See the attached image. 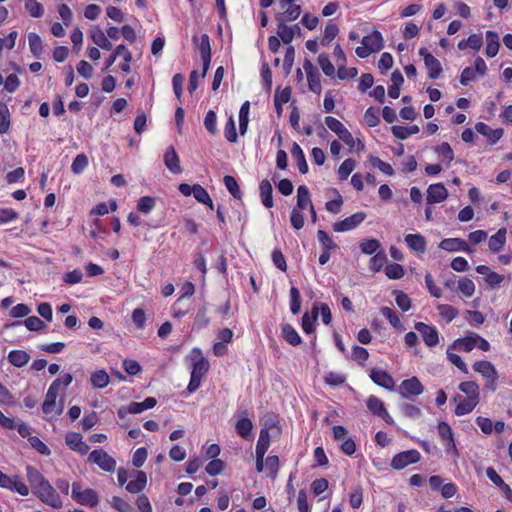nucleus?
Returning <instances> with one entry per match:
<instances>
[{
	"mask_svg": "<svg viewBox=\"0 0 512 512\" xmlns=\"http://www.w3.org/2000/svg\"><path fill=\"white\" fill-rule=\"evenodd\" d=\"M66 444L74 451L84 455L89 451V446L82 441L79 433L70 432L65 437Z\"/></svg>",
	"mask_w": 512,
	"mask_h": 512,
	"instance_id": "nucleus-18",
	"label": "nucleus"
},
{
	"mask_svg": "<svg viewBox=\"0 0 512 512\" xmlns=\"http://www.w3.org/2000/svg\"><path fill=\"white\" fill-rule=\"evenodd\" d=\"M436 153L446 159L449 163L454 159V152L449 143L444 142L436 147Z\"/></svg>",
	"mask_w": 512,
	"mask_h": 512,
	"instance_id": "nucleus-62",
	"label": "nucleus"
},
{
	"mask_svg": "<svg viewBox=\"0 0 512 512\" xmlns=\"http://www.w3.org/2000/svg\"><path fill=\"white\" fill-rule=\"evenodd\" d=\"M27 479L32 487V490H36L38 487H40L42 484H44L47 480L44 478V476L34 467L27 466Z\"/></svg>",
	"mask_w": 512,
	"mask_h": 512,
	"instance_id": "nucleus-32",
	"label": "nucleus"
},
{
	"mask_svg": "<svg viewBox=\"0 0 512 512\" xmlns=\"http://www.w3.org/2000/svg\"><path fill=\"white\" fill-rule=\"evenodd\" d=\"M355 168V161L353 159H346L338 169V175L341 180H345L348 178L350 173Z\"/></svg>",
	"mask_w": 512,
	"mask_h": 512,
	"instance_id": "nucleus-55",
	"label": "nucleus"
},
{
	"mask_svg": "<svg viewBox=\"0 0 512 512\" xmlns=\"http://www.w3.org/2000/svg\"><path fill=\"white\" fill-rule=\"evenodd\" d=\"M506 239V231L499 230L496 234L489 239V248L493 252H498L502 249Z\"/></svg>",
	"mask_w": 512,
	"mask_h": 512,
	"instance_id": "nucleus-40",
	"label": "nucleus"
},
{
	"mask_svg": "<svg viewBox=\"0 0 512 512\" xmlns=\"http://www.w3.org/2000/svg\"><path fill=\"white\" fill-rule=\"evenodd\" d=\"M33 493L44 503L59 509L62 507V501L56 492L55 488L46 481L40 487L33 491Z\"/></svg>",
	"mask_w": 512,
	"mask_h": 512,
	"instance_id": "nucleus-6",
	"label": "nucleus"
},
{
	"mask_svg": "<svg viewBox=\"0 0 512 512\" xmlns=\"http://www.w3.org/2000/svg\"><path fill=\"white\" fill-rule=\"evenodd\" d=\"M91 39L98 47L104 50L112 49V43L108 40L107 35L100 28H95L92 30Z\"/></svg>",
	"mask_w": 512,
	"mask_h": 512,
	"instance_id": "nucleus-31",
	"label": "nucleus"
},
{
	"mask_svg": "<svg viewBox=\"0 0 512 512\" xmlns=\"http://www.w3.org/2000/svg\"><path fill=\"white\" fill-rule=\"evenodd\" d=\"M473 369L487 379V389H489L490 391L496 390V381L498 378V373L491 362L485 360L477 361L473 364Z\"/></svg>",
	"mask_w": 512,
	"mask_h": 512,
	"instance_id": "nucleus-7",
	"label": "nucleus"
},
{
	"mask_svg": "<svg viewBox=\"0 0 512 512\" xmlns=\"http://www.w3.org/2000/svg\"><path fill=\"white\" fill-rule=\"evenodd\" d=\"M362 47H357L355 53L360 58H366L371 53L378 52L383 48V37L377 30L370 35L363 37Z\"/></svg>",
	"mask_w": 512,
	"mask_h": 512,
	"instance_id": "nucleus-3",
	"label": "nucleus"
},
{
	"mask_svg": "<svg viewBox=\"0 0 512 512\" xmlns=\"http://www.w3.org/2000/svg\"><path fill=\"white\" fill-rule=\"evenodd\" d=\"M293 30H298V34L301 33V29L297 24L288 26L284 21H277V34L283 43L289 44L293 40Z\"/></svg>",
	"mask_w": 512,
	"mask_h": 512,
	"instance_id": "nucleus-20",
	"label": "nucleus"
},
{
	"mask_svg": "<svg viewBox=\"0 0 512 512\" xmlns=\"http://www.w3.org/2000/svg\"><path fill=\"white\" fill-rule=\"evenodd\" d=\"M387 261V256L384 252H378L370 259L371 270L378 272Z\"/></svg>",
	"mask_w": 512,
	"mask_h": 512,
	"instance_id": "nucleus-61",
	"label": "nucleus"
},
{
	"mask_svg": "<svg viewBox=\"0 0 512 512\" xmlns=\"http://www.w3.org/2000/svg\"><path fill=\"white\" fill-rule=\"evenodd\" d=\"M122 56L124 58V63L120 65V69L123 72L129 73L130 68V61L132 60V54L131 52L126 48L124 45H118L114 52L109 56V58L105 61L103 71L108 70L116 61V58Z\"/></svg>",
	"mask_w": 512,
	"mask_h": 512,
	"instance_id": "nucleus-11",
	"label": "nucleus"
},
{
	"mask_svg": "<svg viewBox=\"0 0 512 512\" xmlns=\"http://www.w3.org/2000/svg\"><path fill=\"white\" fill-rule=\"evenodd\" d=\"M60 380H55L49 387L45 400L42 404V410L46 415L56 413L61 414L63 412V403L60 402L58 407L56 406V398L59 393Z\"/></svg>",
	"mask_w": 512,
	"mask_h": 512,
	"instance_id": "nucleus-5",
	"label": "nucleus"
},
{
	"mask_svg": "<svg viewBox=\"0 0 512 512\" xmlns=\"http://www.w3.org/2000/svg\"><path fill=\"white\" fill-rule=\"evenodd\" d=\"M419 54L424 59V64L428 70L429 77L431 79L438 78L443 71L440 61L429 53L426 48H421L419 50Z\"/></svg>",
	"mask_w": 512,
	"mask_h": 512,
	"instance_id": "nucleus-13",
	"label": "nucleus"
},
{
	"mask_svg": "<svg viewBox=\"0 0 512 512\" xmlns=\"http://www.w3.org/2000/svg\"><path fill=\"white\" fill-rule=\"evenodd\" d=\"M338 32L339 28L336 24L331 22L328 23L324 31V37L321 41L322 45L330 43L337 36Z\"/></svg>",
	"mask_w": 512,
	"mask_h": 512,
	"instance_id": "nucleus-59",
	"label": "nucleus"
},
{
	"mask_svg": "<svg viewBox=\"0 0 512 512\" xmlns=\"http://www.w3.org/2000/svg\"><path fill=\"white\" fill-rule=\"evenodd\" d=\"M419 132V127L417 125H412L410 127L404 126H393L392 133L396 138L406 139L410 135L416 134Z\"/></svg>",
	"mask_w": 512,
	"mask_h": 512,
	"instance_id": "nucleus-38",
	"label": "nucleus"
},
{
	"mask_svg": "<svg viewBox=\"0 0 512 512\" xmlns=\"http://www.w3.org/2000/svg\"><path fill=\"white\" fill-rule=\"evenodd\" d=\"M193 43L197 45L198 50L201 56L211 55V46L209 36L207 34H203L200 38V42L197 36L193 37Z\"/></svg>",
	"mask_w": 512,
	"mask_h": 512,
	"instance_id": "nucleus-42",
	"label": "nucleus"
},
{
	"mask_svg": "<svg viewBox=\"0 0 512 512\" xmlns=\"http://www.w3.org/2000/svg\"><path fill=\"white\" fill-rule=\"evenodd\" d=\"M401 411L404 416L410 419H417L420 418L422 415L421 409L419 407L409 403H404L401 406Z\"/></svg>",
	"mask_w": 512,
	"mask_h": 512,
	"instance_id": "nucleus-57",
	"label": "nucleus"
},
{
	"mask_svg": "<svg viewBox=\"0 0 512 512\" xmlns=\"http://www.w3.org/2000/svg\"><path fill=\"white\" fill-rule=\"evenodd\" d=\"M282 336L292 346H297L301 343V337L297 331L289 324L282 326Z\"/></svg>",
	"mask_w": 512,
	"mask_h": 512,
	"instance_id": "nucleus-37",
	"label": "nucleus"
},
{
	"mask_svg": "<svg viewBox=\"0 0 512 512\" xmlns=\"http://www.w3.org/2000/svg\"><path fill=\"white\" fill-rule=\"evenodd\" d=\"M486 55L488 57H495L499 51L500 48V42H499V36L494 31H487L486 32Z\"/></svg>",
	"mask_w": 512,
	"mask_h": 512,
	"instance_id": "nucleus-26",
	"label": "nucleus"
},
{
	"mask_svg": "<svg viewBox=\"0 0 512 512\" xmlns=\"http://www.w3.org/2000/svg\"><path fill=\"white\" fill-rule=\"evenodd\" d=\"M325 124L330 130L338 135V137L349 147L350 150L361 151L364 149V144L359 139H354L349 130L336 118L327 116Z\"/></svg>",
	"mask_w": 512,
	"mask_h": 512,
	"instance_id": "nucleus-2",
	"label": "nucleus"
},
{
	"mask_svg": "<svg viewBox=\"0 0 512 512\" xmlns=\"http://www.w3.org/2000/svg\"><path fill=\"white\" fill-rule=\"evenodd\" d=\"M164 164L165 166L174 174L181 173L182 169L179 164V157L174 149V147L170 146L164 155Z\"/></svg>",
	"mask_w": 512,
	"mask_h": 512,
	"instance_id": "nucleus-21",
	"label": "nucleus"
},
{
	"mask_svg": "<svg viewBox=\"0 0 512 512\" xmlns=\"http://www.w3.org/2000/svg\"><path fill=\"white\" fill-rule=\"evenodd\" d=\"M317 61L325 75H327V76L334 75L335 68H334V65L331 63V61L329 60V57L327 54H324V53L320 54L318 56Z\"/></svg>",
	"mask_w": 512,
	"mask_h": 512,
	"instance_id": "nucleus-46",
	"label": "nucleus"
},
{
	"mask_svg": "<svg viewBox=\"0 0 512 512\" xmlns=\"http://www.w3.org/2000/svg\"><path fill=\"white\" fill-rule=\"evenodd\" d=\"M367 408L375 415L383 419L387 424H393L394 420L387 412L384 403L376 396H370L367 400Z\"/></svg>",
	"mask_w": 512,
	"mask_h": 512,
	"instance_id": "nucleus-15",
	"label": "nucleus"
},
{
	"mask_svg": "<svg viewBox=\"0 0 512 512\" xmlns=\"http://www.w3.org/2000/svg\"><path fill=\"white\" fill-rule=\"evenodd\" d=\"M291 154L296 160L299 171L302 174H306L308 172V164L306 162L303 150L297 143H293Z\"/></svg>",
	"mask_w": 512,
	"mask_h": 512,
	"instance_id": "nucleus-33",
	"label": "nucleus"
},
{
	"mask_svg": "<svg viewBox=\"0 0 512 512\" xmlns=\"http://www.w3.org/2000/svg\"><path fill=\"white\" fill-rule=\"evenodd\" d=\"M475 129L478 133L487 137L488 141L492 144L496 143L503 136V129H492L490 126L483 122H478L475 125Z\"/></svg>",
	"mask_w": 512,
	"mask_h": 512,
	"instance_id": "nucleus-19",
	"label": "nucleus"
},
{
	"mask_svg": "<svg viewBox=\"0 0 512 512\" xmlns=\"http://www.w3.org/2000/svg\"><path fill=\"white\" fill-rule=\"evenodd\" d=\"M477 345L476 333H472L464 338L456 339L451 348L463 350L465 352L472 351Z\"/></svg>",
	"mask_w": 512,
	"mask_h": 512,
	"instance_id": "nucleus-23",
	"label": "nucleus"
},
{
	"mask_svg": "<svg viewBox=\"0 0 512 512\" xmlns=\"http://www.w3.org/2000/svg\"><path fill=\"white\" fill-rule=\"evenodd\" d=\"M370 378L374 383L385 389L392 390L394 388L395 383L393 378L382 369L373 368L370 373Z\"/></svg>",
	"mask_w": 512,
	"mask_h": 512,
	"instance_id": "nucleus-16",
	"label": "nucleus"
},
{
	"mask_svg": "<svg viewBox=\"0 0 512 512\" xmlns=\"http://www.w3.org/2000/svg\"><path fill=\"white\" fill-rule=\"evenodd\" d=\"M415 330L419 332L424 343L432 348L439 344V334L434 326L428 325L423 322H417L414 326Z\"/></svg>",
	"mask_w": 512,
	"mask_h": 512,
	"instance_id": "nucleus-12",
	"label": "nucleus"
},
{
	"mask_svg": "<svg viewBox=\"0 0 512 512\" xmlns=\"http://www.w3.org/2000/svg\"><path fill=\"white\" fill-rule=\"evenodd\" d=\"M71 487V496L77 503L89 507H96L98 505L99 497L95 490L91 488L83 489L82 485L78 482L72 483Z\"/></svg>",
	"mask_w": 512,
	"mask_h": 512,
	"instance_id": "nucleus-4",
	"label": "nucleus"
},
{
	"mask_svg": "<svg viewBox=\"0 0 512 512\" xmlns=\"http://www.w3.org/2000/svg\"><path fill=\"white\" fill-rule=\"evenodd\" d=\"M459 389H460L461 392L465 393L467 395V397H469V398L475 397L476 399H480V397H479V386L474 381L462 382L459 385Z\"/></svg>",
	"mask_w": 512,
	"mask_h": 512,
	"instance_id": "nucleus-41",
	"label": "nucleus"
},
{
	"mask_svg": "<svg viewBox=\"0 0 512 512\" xmlns=\"http://www.w3.org/2000/svg\"><path fill=\"white\" fill-rule=\"evenodd\" d=\"M381 314L388 319V321L390 322V324L396 328V329H402L403 328V325H402V322L400 321V318L398 317V315L396 314V312L389 308V307H382L381 308Z\"/></svg>",
	"mask_w": 512,
	"mask_h": 512,
	"instance_id": "nucleus-43",
	"label": "nucleus"
},
{
	"mask_svg": "<svg viewBox=\"0 0 512 512\" xmlns=\"http://www.w3.org/2000/svg\"><path fill=\"white\" fill-rule=\"evenodd\" d=\"M91 385L94 388H104L106 387L110 382V377L104 370H97L94 373H92L90 378Z\"/></svg>",
	"mask_w": 512,
	"mask_h": 512,
	"instance_id": "nucleus-35",
	"label": "nucleus"
},
{
	"mask_svg": "<svg viewBox=\"0 0 512 512\" xmlns=\"http://www.w3.org/2000/svg\"><path fill=\"white\" fill-rule=\"evenodd\" d=\"M30 360V356L23 350H12L8 354V361L16 367L25 366Z\"/></svg>",
	"mask_w": 512,
	"mask_h": 512,
	"instance_id": "nucleus-30",
	"label": "nucleus"
},
{
	"mask_svg": "<svg viewBox=\"0 0 512 512\" xmlns=\"http://www.w3.org/2000/svg\"><path fill=\"white\" fill-rule=\"evenodd\" d=\"M224 469V462L220 459H213L206 465V472L211 476L220 474Z\"/></svg>",
	"mask_w": 512,
	"mask_h": 512,
	"instance_id": "nucleus-63",
	"label": "nucleus"
},
{
	"mask_svg": "<svg viewBox=\"0 0 512 512\" xmlns=\"http://www.w3.org/2000/svg\"><path fill=\"white\" fill-rule=\"evenodd\" d=\"M28 43L31 53L34 57L40 58L43 52L41 38L38 34L31 32L28 34Z\"/></svg>",
	"mask_w": 512,
	"mask_h": 512,
	"instance_id": "nucleus-36",
	"label": "nucleus"
},
{
	"mask_svg": "<svg viewBox=\"0 0 512 512\" xmlns=\"http://www.w3.org/2000/svg\"><path fill=\"white\" fill-rule=\"evenodd\" d=\"M270 443L268 430L262 429L256 445V458H264Z\"/></svg>",
	"mask_w": 512,
	"mask_h": 512,
	"instance_id": "nucleus-34",
	"label": "nucleus"
},
{
	"mask_svg": "<svg viewBox=\"0 0 512 512\" xmlns=\"http://www.w3.org/2000/svg\"><path fill=\"white\" fill-rule=\"evenodd\" d=\"M399 394L404 399H413L424 391V386L417 377H411L402 381L398 388Z\"/></svg>",
	"mask_w": 512,
	"mask_h": 512,
	"instance_id": "nucleus-10",
	"label": "nucleus"
},
{
	"mask_svg": "<svg viewBox=\"0 0 512 512\" xmlns=\"http://www.w3.org/2000/svg\"><path fill=\"white\" fill-rule=\"evenodd\" d=\"M193 196L198 202L208 205L210 209L214 208L213 202L208 192L201 185H194Z\"/></svg>",
	"mask_w": 512,
	"mask_h": 512,
	"instance_id": "nucleus-39",
	"label": "nucleus"
},
{
	"mask_svg": "<svg viewBox=\"0 0 512 512\" xmlns=\"http://www.w3.org/2000/svg\"><path fill=\"white\" fill-rule=\"evenodd\" d=\"M458 289L466 297H471L475 292V285L472 280L468 278H462L458 281Z\"/></svg>",
	"mask_w": 512,
	"mask_h": 512,
	"instance_id": "nucleus-56",
	"label": "nucleus"
},
{
	"mask_svg": "<svg viewBox=\"0 0 512 512\" xmlns=\"http://www.w3.org/2000/svg\"><path fill=\"white\" fill-rule=\"evenodd\" d=\"M25 8L32 17H41L44 13L42 5L37 0H27Z\"/></svg>",
	"mask_w": 512,
	"mask_h": 512,
	"instance_id": "nucleus-54",
	"label": "nucleus"
},
{
	"mask_svg": "<svg viewBox=\"0 0 512 512\" xmlns=\"http://www.w3.org/2000/svg\"><path fill=\"white\" fill-rule=\"evenodd\" d=\"M88 165V158L85 154H78L72 165H71V170L74 174H80L81 172H83V170L87 167Z\"/></svg>",
	"mask_w": 512,
	"mask_h": 512,
	"instance_id": "nucleus-49",
	"label": "nucleus"
},
{
	"mask_svg": "<svg viewBox=\"0 0 512 512\" xmlns=\"http://www.w3.org/2000/svg\"><path fill=\"white\" fill-rule=\"evenodd\" d=\"M405 242L412 250L418 253H424L426 250V240L420 234H408L405 236Z\"/></svg>",
	"mask_w": 512,
	"mask_h": 512,
	"instance_id": "nucleus-24",
	"label": "nucleus"
},
{
	"mask_svg": "<svg viewBox=\"0 0 512 512\" xmlns=\"http://www.w3.org/2000/svg\"><path fill=\"white\" fill-rule=\"evenodd\" d=\"M224 184H225L227 190L231 193V195L234 198L241 199L242 192H241L240 187L234 177L229 176V175L225 176Z\"/></svg>",
	"mask_w": 512,
	"mask_h": 512,
	"instance_id": "nucleus-44",
	"label": "nucleus"
},
{
	"mask_svg": "<svg viewBox=\"0 0 512 512\" xmlns=\"http://www.w3.org/2000/svg\"><path fill=\"white\" fill-rule=\"evenodd\" d=\"M111 504L119 512H134L133 507L120 497H113Z\"/></svg>",
	"mask_w": 512,
	"mask_h": 512,
	"instance_id": "nucleus-64",
	"label": "nucleus"
},
{
	"mask_svg": "<svg viewBox=\"0 0 512 512\" xmlns=\"http://www.w3.org/2000/svg\"><path fill=\"white\" fill-rule=\"evenodd\" d=\"M290 297H291V312L296 315L300 312L301 308V297L300 292L296 287H291L290 289Z\"/></svg>",
	"mask_w": 512,
	"mask_h": 512,
	"instance_id": "nucleus-53",
	"label": "nucleus"
},
{
	"mask_svg": "<svg viewBox=\"0 0 512 512\" xmlns=\"http://www.w3.org/2000/svg\"><path fill=\"white\" fill-rule=\"evenodd\" d=\"M88 461L99 466L103 471L113 472L116 469V461L103 449L93 450L88 457Z\"/></svg>",
	"mask_w": 512,
	"mask_h": 512,
	"instance_id": "nucleus-8",
	"label": "nucleus"
},
{
	"mask_svg": "<svg viewBox=\"0 0 512 512\" xmlns=\"http://www.w3.org/2000/svg\"><path fill=\"white\" fill-rule=\"evenodd\" d=\"M437 309L440 316L445 318L448 322H451L458 315V310L448 304L438 305Z\"/></svg>",
	"mask_w": 512,
	"mask_h": 512,
	"instance_id": "nucleus-50",
	"label": "nucleus"
},
{
	"mask_svg": "<svg viewBox=\"0 0 512 512\" xmlns=\"http://www.w3.org/2000/svg\"><path fill=\"white\" fill-rule=\"evenodd\" d=\"M480 399H476L475 397L469 398L465 397L461 399L459 404L456 406L455 414L457 416H462L468 414L473 411V409L477 406Z\"/></svg>",
	"mask_w": 512,
	"mask_h": 512,
	"instance_id": "nucleus-28",
	"label": "nucleus"
},
{
	"mask_svg": "<svg viewBox=\"0 0 512 512\" xmlns=\"http://www.w3.org/2000/svg\"><path fill=\"white\" fill-rule=\"evenodd\" d=\"M448 196V191L442 183L432 184L427 189V202L440 203Z\"/></svg>",
	"mask_w": 512,
	"mask_h": 512,
	"instance_id": "nucleus-17",
	"label": "nucleus"
},
{
	"mask_svg": "<svg viewBox=\"0 0 512 512\" xmlns=\"http://www.w3.org/2000/svg\"><path fill=\"white\" fill-rule=\"evenodd\" d=\"M318 241L323 246L325 250H333L337 248V244L330 238V236L323 230H318L317 232Z\"/></svg>",
	"mask_w": 512,
	"mask_h": 512,
	"instance_id": "nucleus-60",
	"label": "nucleus"
},
{
	"mask_svg": "<svg viewBox=\"0 0 512 512\" xmlns=\"http://www.w3.org/2000/svg\"><path fill=\"white\" fill-rule=\"evenodd\" d=\"M135 476H136V479L129 481L126 485V489L130 493H134V494L141 492L145 488L146 483H147V477H146L145 472L136 471Z\"/></svg>",
	"mask_w": 512,
	"mask_h": 512,
	"instance_id": "nucleus-25",
	"label": "nucleus"
},
{
	"mask_svg": "<svg viewBox=\"0 0 512 512\" xmlns=\"http://www.w3.org/2000/svg\"><path fill=\"white\" fill-rule=\"evenodd\" d=\"M385 274L390 279H400L404 276V268L400 264L393 263L386 266Z\"/></svg>",
	"mask_w": 512,
	"mask_h": 512,
	"instance_id": "nucleus-51",
	"label": "nucleus"
},
{
	"mask_svg": "<svg viewBox=\"0 0 512 512\" xmlns=\"http://www.w3.org/2000/svg\"><path fill=\"white\" fill-rule=\"evenodd\" d=\"M279 468V459L277 456H270L265 460V470L267 471V476L274 479L278 473Z\"/></svg>",
	"mask_w": 512,
	"mask_h": 512,
	"instance_id": "nucleus-47",
	"label": "nucleus"
},
{
	"mask_svg": "<svg viewBox=\"0 0 512 512\" xmlns=\"http://www.w3.org/2000/svg\"><path fill=\"white\" fill-rule=\"evenodd\" d=\"M155 206V199L149 196L141 197L137 203V209L145 214H148Z\"/></svg>",
	"mask_w": 512,
	"mask_h": 512,
	"instance_id": "nucleus-58",
	"label": "nucleus"
},
{
	"mask_svg": "<svg viewBox=\"0 0 512 512\" xmlns=\"http://www.w3.org/2000/svg\"><path fill=\"white\" fill-rule=\"evenodd\" d=\"M366 218V214L364 212H357L344 220L335 222L333 224V230L335 232H346L356 228L360 223H362Z\"/></svg>",
	"mask_w": 512,
	"mask_h": 512,
	"instance_id": "nucleus-14",
	"label": "nucleus"
},
{
	"mask_svg": "<svg viewBox=\"0 0 512 512\" xmlns=\"http://www.w3.org/2000/svg\"><path fill=\"white\" fill-rule=\"evenodd\" d=\"M421 455L415 449L407 450L396 454L391 460V467L395 470H402L410 464L419 462Z\"/></svg>",
	"mask_w": 512,
	"mask_h": 512,
	"instance_id": "nucleus-9",
	"label": "nucleus"
},
{
	"mask_svg": "<svg viewBox=\"0 0 512 512\" xmlns=\"http://www.w3.org/2000/svg\"><path fill=\"white\" fill-rule=\"evenodd\" d=\"M260 196L262 203L265 207L271 208L273 206L272 192L273 188L268 180H262L259 186Z\"/></svg>",
	"mask_w": 512,
	"mask_h": 512,
	"instance_id": "nucleus-29",
	"label": "nucleus"
},
{
	"mask_svg": "<svg viewBox=\"0 0 512 512\" xmlns=\"http://www.w3.org/2000/svg\"><path fill=\"white\" fill-rule=\"evenodd\" d=\"M395 301L397 306L404 312L411 308V300L407 294L402 291H395Z\"/></svg>",
	"mask_w": 512,
	"mask_h": 512,
	"instance_id": "nucleus-52",
	"label": "nucleus"
},
{
	"mask_svg": "<svg viewBox=\"0 0 512 512\" xmlns=\"http://www.w3.org/2000/svg\"><path fill=\"white\" fill-rule=\"evenodd\" d=\"M10 128V113L6 105H0V133L8 132Z\"/></svg>",
	"mask_w": 512,
	"mask_h": 512,
	"instance_id": "nucleus-48",
	"label": "nucleus"
},
{
	"mask_svg": "<svg viewBox=\"0 0 512 512\" xmlns=\"http://www.w3.org/2000/svg\"><path fill=\"white\" fill-rule=\"evenodd\" d=\"M253 428V424L250 419L242 418L236 423V432L242 438H246Z\"/></svg>",
	"mask_w": 512,
	"mask_h": 512,
	"instance_id": "nucleus-45",
	"label": "nucleus"
},
{
	"mask_svg": "<svg viewBox=\"0 0 512 512\" xmlns=\"http://www.w3.org/2000/svg\"><path fill=\"white\" fill-rule=\"evenodd\" d=\"M191 358L193 360V365L187 390L190 393H193L199 388L202 377L208 372L209 362L204 358L201 350L198 348H194L192 350Z\"/></svg>",
	"mask_w": 512,
	"mask_h": 512,
	"instance_id": "nucleus-1",
	"label": "nucleus"
},
{
	"mask_svg": "<svg viewBox=\"0 0 512 512\" xmlns=\"http://www.w3.org/2000/svg\"><path fill=\"white\" fill-rule=\"evenodd\" d=\"M313 206L310 198L309 190L306 186L301 185L297 189V206L298 210H305Z\"/></svg>",
	"mask_w": 512,
	"mask_h": 512,
	"instance_id": "nucleus-27",
	"label": "nucleus"
},
{
	"mask_svg": "<svg viewBox=\"0 0 512 512\" xmlns=\"http://www.w3.org/2000/svg\"><path fill=\"white\" fill-rule=\"evenodd\" d=\"M284 11L281 13L276 14L275 19L276 21H284V22H290L296 20L301 12V6L298 4H292L287 6L283 9Z\"/></svg>",
	"mask_w": 512,
	"mask_h": 512,
	"instance_id": "nucleus-22",
	"label": "nucleus"
}]
</instances>
